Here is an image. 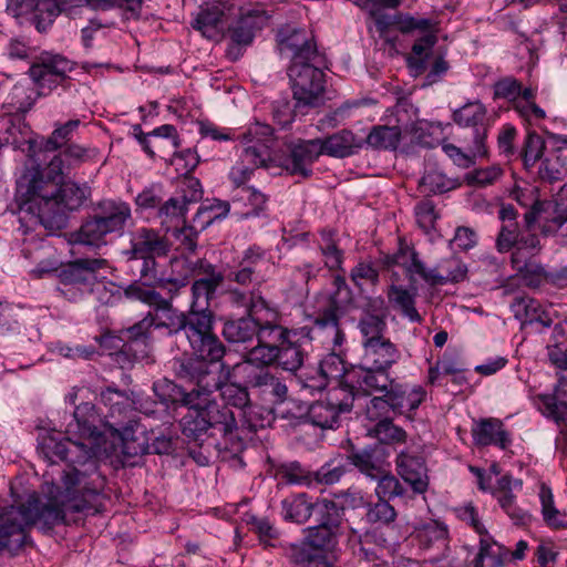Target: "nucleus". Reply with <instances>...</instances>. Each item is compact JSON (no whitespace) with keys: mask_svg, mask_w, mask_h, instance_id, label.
I'll use <instances>...</instances> for the list:
<instances>
[{"mask_svg":"<svg viewBox=\"0 0 567 567\" xmlns=\"http://www.w3.org/2000/svg\"><path fill=\"white\" fill-rule=\"evenodd\" d=\"M97 442L66 434L56 439L48 436L40 449L51 463L59 458L68 463L62 477L65 495L62 501L50 498L40 502L35 493L20 506L2 507L0 512V546L20 547L25 540V529L37 525L41 529L70 522L72 513H96L103 506L105 478L99 472L95 453Z\"/></svg>","mask_w":567,"mask_h":567,"instance_id":"obj_1","label":"nucleus"},{"mask_svg":"<svg viewBox=\"0 0 567 567\" xmlns=\"http://www.w3.org/2000/svg\"><path fill=\"white\" fill-rule=\"evenodd\" d=\"M213 365L197 359L175 361L176 375L195 384L189 392H185L168 380L153 384V390L164 403L181 402L188 408L187 413L182 417L181 426L183 434L194 440H197L212 427V423H209L206 415L208 396L213 395L219 388V375L213 369Z\"/></svg>","mask_w":567,"mask_h":567,"instance_id":"obj_2","label":"nucleus"},{"mask_svg":"<svg viewBox=\"0 0 567 567\" xmlns=\"http://www.w3.org/2000/svg\"><path fill=\"white\" fill-rule=\"evenodd\" d=\"M91 196V188L86 184L73 181L59 183L58 192L42 200L35 196L19 204L20 228L27 236L35 226L43 227L49 234H55L66 227L68 210H76Z\"/></svg>","mask_w":567,"mask_h":567,"instance_id":"obj_3","label":"nucleus"},{"mask_svg":"<svg viewBox=\"0 0 567 567\" xmlns=\"http://www.w3.org/2000/svg\"><path fill=\"white\" fill-rule=\"evenodd\" d=\"M152 313L155 329L165 330L169 337L182 331L185 333L193 351V354L186 359H197L215 364L224 358L226 353L224 343L216 334H209L188 310L181 311L171 300L164 299Z\"/></svg>","mask_w":567,"mask_h":567,"instance_id":"obj_4","label":"nucleus"},{"mask_svg":"<svg viewBox=\"0 0 567 567\" xmlns=\"http://www.w3.org/2000/svg\"><path fill=\"white\" fill-rule=\"evenodd\" d=\"M45 151L37 140H29L27 147V161L16 182L18 203L35 196L41 200L58 192V185L64 175L72 168L63 152L56 153L50 158L45 167L41 163L45 159Z\"/></svg>","mask_w":567,"mask_h":567,"instance_id":"obj_5","label":"nucleus"},{"mask_svg":"<svg viewBox=\"0 0 567 567\" xmlns=\"http://www.w3.org/2000/svg\"><path fill=\"white\" fill-rule=\"evenodd\" d=\"M132 220L126 202L104 199L99 202L80 228L70 235L72 244L100 248L106 245L109 234H122Z\"/></svg>","mask_w":567,"mask_h":567,"instance_id":"obj_6","label":"nucleus"},{"mask_svg":"<svg viewBox=\"0 0 567 567\" xmlns=\"http://www.w3.org/2000/svg\"><path fill=\"white\" fill-rule=\"evenodd\" d=\"M384 262L388 267H402L411 281H414L415 276H419L432 286L458 282L466 276V267L457 257L445 258L434 268L427 269L423 261L419 259L417 252L408 246H401L394 255L386 256Z\"/></svg>","mask_w":567,"mask_h":567,"instance_id":"obj_7","label":"nucleus"},{"mask_svg":"<svg viewBox=\"0 0 567 567\" xmlns=\"http://www.w3.org/2000/svg\"><path fill=\"white\" fill-rule=\"evenodd\" d=\"M326 58L313 56L310 62L290 63L288 76L295 101V109L303 112L318 107L324 102L326 75L323 68Z\"/></svg>","mask_w":567,"mask_h":567,"instance_id":"obj_8","label":"nucleus"},{"mask_svg":"<svg viewBox=\"0 0 567 567\" xmlns=\"http://www.w3.org/2000/svg\"><path fill=\"white\" fill-rule=\"evenodd\" d=\"M245 147L239 162L230 169L229 177L237 186L249 179L256 168L266 167L270 158L272 131L270 126L256 124L244 135Z\"/></svg>","mask_w":567,"mask_h":567,"instance_id":"obj_9","label":"nucleus"},{"mask_svg":"<svg viewBox=\"0 0 567 567\" xmlns=\"http://www.w3.org/2000/svg\"><path fill=\"white\" fill-rule=\"evenodd\" d=\"M131 247L123 250L128 261L141 260L140 277L145 280L157 279L156 258L169 251L168 240L157 230L141 227L131 234Z\"/></svg>","mask_w":567,"mask_h":567,"instance_id":"obj_10","label":"nucleus"},{"mask_svg":"<svg viewBox=\"0 0 567 567\" xmlns=\"http://www.w3.org/2000/svg\"><path fill=\"white\" fill-rule=\"evenodd\" d=\"M354 400L353 385L340 382L338 386L329 390L323 400L316 401L308 408V417L318 427L333 429L339 424L340 415L352 410Z\"/></svg>","mask_w":567,"mask_h":567,"instance_id":"obj_11","label":"nucleus"},{"mask_svg":"<svg viewBox=\"0 0 567 567\" xmlns=\"http://www.w3.org/2000/svg\"><path fill=\"white\" fill-rule=\"evenodd\" d=\"M109 267L104 258H80L68 264L59 272L61 293L69 300H76L92 289L97 272Z\"/></svg>","mask_w":567,"mask_h":567,"instance_id":"obj_12","label":"nucleus"},{"mask_svg":"<svg viewBox=\"0 0 567 567\" xmlns=\"http://www.w3.org/2000/svg\"><path fill=\"white\" fill-rule=\"evenodd\" d=\"M551 204L548 202L535 200L530 209L525 213V229L519 231L515 250L512 254L513 267H522L525 261L530 260L542 250L539 237L534 231L537 223L544 221L542 227L550 219L548 208Z\"/></svg>","mask_w":567,"mask_h":567,"instance_id":"obj_13","label":"nucleus"},{"mask_svg":"<svg viewBox=\"0 0 567 567\" xmlns=\"http://www.w3.org/2000/svg\"><path fill=\"white\" fill-rule=\"evenodd\" d=\"M339 529L312 526L305 529L306 536L300 544L289 548V558L296 565L327 559L323 553L332 550L338 543Z\"/></svg>","mask_w":567,"mask_h":567,"instance_id":"obj_14","label":"nucleus"},{"mask_svg":"<svg viewBox=\"0 0 567 567\" xmlns=\"http://www.w3.org/2000/svg\"><path fill=\"white\" fill-rule=\"evenodd\" d=\"M208 268L212 269L209 276L197 279L192 285V301L188 311L209 334H216L214 332L215 313L210 310L209 302L224 277L220 272L213 271L212 265H208Z\"/></svg>","mask_w":567,"mask_h":567,"instance_id":"obj_15","label":"nucleus"},{"mask_svg":"<svg viewBox=\"0 0 567 567\" xmlns=\"http://www.w3.org/2000/svg\"><path fill=\"white\" fill-rule=\"evenodd\" d=\"M277 41L280 52L291 56V63H306L313 56H324L318 51L312 32L306 29L287 24L278 31Z\"/></svg>","mask_w":567,"mask_h":567,"instance_id":"obj_16","label":"nucleus"},{"mask_svg":"<svg viewBox=\"0 0 567 567\" xmlns=\"http://www.w3.org/2000/svg\"><path fill=\"white\" fill-rule=\"evenodd\" d=\"M333 286L334 291L331 295V307L317 318L316 326L323 330L326 337L331 339L333 346H341L344 340V333L339 328L337 310L351 305L353 295L342 276L334 277Z\"/></svg>","mask_w":567,"mask_h":567,"instance_id":"obj_17","label":"nucleus"},{"mask_svg":"<svg viewBox=\"0 0 567 567\" xmlns=\"http://www.w3.org/2000/svg\"><path fill=\"white\" fill-rule=\"evenodd\" d=\"M453 120L460 126L472 128L471 152L474 155H486L485 140L488 130L486 107L480 101L466 103L454 111Z\"/></svg>","mask_w":567,"mask_h":567,"instance_id":"obj_18","label":"nucleus"},{"mask_svg":"<svg viewBox=\"0 0 567 567\" xmlns=\"http://www.w3.org/2000/svg\"><path fill=\"white\" fill-rule=\"evenodd\" d=\"M266 20L262 13L249 11L240 14L228 25L226 35L230 43L227 49V55L231 60L239 59L241 50L251 44L256 31L262 29Z\"/></svg>","mask_w":567,"mask_h":567,"instance_id":"obj_19","label":"nucleus"},{"mask_svg":"<svg viewBox=\"0 0 567 567\" xmlns=\"http://www.w3.org/2000/svg\"><path fill=\"white\" fill-rule=\"evenodd\" d=\"M236 6L230 0H215L202 7L193 28L208 39H217L224 31L225 23L235 14Z\"/></svg>","mask_w":567,"mask_h":567,"instance_id":"obj_20","label":"nucleus"},{"mask_svg":"<svg viewBox=\"0 0 567 567\" xmlns=\"http://www.w3.org/2000/svg\"><path fill=\"white\" fill-rule=\"evenodd\" d=\"M138 427L137 422L130 420L127 425L115 429L120 432L125 454L136 456L148 453L151 450L156 454H168L172 451V440L168 436H157L148 445L144 436V429L138 431Z\"/></svg>","mask_w":567,"mask_h":567,"instance_id":"obj_21","label":"nucleus"},{"mask_svg":"<svg viewBox=\"0 0 567 567\" xmlns=\"http://www.w3.org/2000/svg\"><path fill=\"white\" fill-rule=\"evenodd\" d=\"M247 384L257 396L271 405L282 404L288 399L286 383L267 369L249 373Z\"/></svg>","mask_w":567,"mask_h":567,"instance_id":"obj_22","label":"nucleus"},{"mask_svg":"<svg viewBox=\"0 0 567 567\" xmlns=\"http://www.w3.org/2000/svg\"><path fill=\"white\" fill-rule=\"evenodd\" d=\"M398 474L404 482L411 485L415 493L423 494L429 487L427 468L424 458L411 452L402 450L395 460Z\"/></svg>","mask_w":567,"mask_h":567,"instance_id":"obj_23","label":"nucleus"},{"mask_svg":"<svg viewBox=\"0 0 567 567\" xmlns=\"http://www.w3.org/2000/svg\"><path fill=\"white\" fill-rule=\"evenodd\" d=\"M102 419L94 404L90 402L78 405L73 412V422L66 427V434L99 443Z\"/></svg>","mask_w":567,"mask_h":567,"instance_id":"obj_24","label":"nucleus"},{"mask_svg":"<svg viewBox=\"0 0 567 567\" xmlns=\"http://www.w3.org/2000/svg\"><path fill=\"white\" fill-rule=\"evenodd\" d=\"M321 154L320 140L303 141L290 147L282 166L291 175L309 177L312 172L311 165Z\"/></svg>","mask_w":567,"mask_h":567,"instance_id":"obj_25","label":"nucleus"},{"mask_svg":"<svg viewBox=\"0 0 567 567\" xmlns=\"http://www.w3.org/2000/svg\"><path fill=\"white\" fill-rule=\"evenodd\" d=\"M370 17L373 19L380 34L385 33L390 27L396 25L402 33H411L415 30L423 31L432 27V20L426 18H414L409 14H388L377 4L367 6Z\"/></svg>","mask_w":567,"mask_h":567,"instance_id":"obj_26","label":"nucleus"},{"mask_svg":"<svg viewBox=\"0 0 567 567\" xmlns=\"http://www.w3.org/2000/svg\"><path fill=\"white\" fill-rule=\"evenodd\" d=\"M348 378H351L355 398L359 390H362L364 394H371L372 392L385 394L394 382V379L390 378L389 369H378L370 365L354 369L348 374Z\"/></svg>","mask_w":567,"mask_h":567,"instance_id":"obj_27","label":"nucleus"},{"mask_svg":"<svg viewBox=\"0 0 567 567\" xmlns=\"http://www.w3.org/2000/svg\"><path fill=\"white\" fill-rule=\"evenodd\" d=\"M416 535L423 550H436V554L430 557L431 560L439 561L446 557L450 549L449 529L444 523L439 520L424 523L416 528Z\"/></svg>","mask_w":567,"mask_h":567,"instance_id":"obj_28","label":"nucleus"},{"mask_svg":"<svg viewBox=\"0 0 567 567\" xmlns=\"http://www.w3.org/2000/svg\"><path fill=\"white\" fill-rule=\"evenodd\" d=\"M390 399L394 414H406L415 411L426 398V391L421 385L409 388L406 384L394 380L385 393Z\"/></svg>","mask_w":567,"mask_h":567,"instance_id":"obj_29","label":"nucleus"},{"mask_svg":"<svg viewBox=\"0 0 567 567\" xmlns=\"http://www.w3.org/2000/svg\"><path fill=\"white\" fill-rule=\"evenodd\" d=\"M7 10L16 18L33 12L39 31L43 22L51 23L60 12L56 0H9Z\"/></svg>","mask_w":567,"mask_h":567,"instance_id":"obj_30","label":"nucleus"},{"mask_svg":"<svg viewBox=\"0 0 567 567\" xmlns=\"http://www.w3.org/2000/svg\"><path fill=\"white\" fill-rule=\"evenodd\" d=\"M347 458L351 465L370 480L381 475L390 466L385 455L378 447L353 451Z\"/></svg>","mask_w":567,"mask_h":567,"instance_id":"obj_31","label":"nucleus"},{"mask_svg":"<svg viewBox=\"0 0 567 567\" xmlns=\"http://www.w3.org/2000/svg\"><path fill=\"white\" fill-rule=\"evenodd\" d=\"M473 441L476 445H496L505 450L511 439L498 419H483L476 422L472 429Z\"/></svg>","mask_w":567,"mask_h":567,"instance_id":"obj_32","label":"nucleus"},{"mask_svg":"<svg viewBox=\"0 0 567 567\" xmlns=\"http://www.w3.org/2000/svg\"><path fill=\"white\" fill-rule=\"evenodd\" d=\"M363 361L378 369H390L400 359V351L389 338L363 343Z\"/></svg>","mask_w":567,"mask_h":567,"instance_id":"obj_33","label":"nucleus"},{"mask_svg":"<svg viewBox=\"0 0 567 567\" xmlns=\"http://www.w3.org/2000/svg\"><path fill=\"white\" fill-rule=\"evenodd\" d=\"M213 430L218 431L224 436L233 435L239 431V425L235 413L227 405H219L213 395L208 396L207 413Z\"/></svg>","mask_w":567,"mask_h":567,"instance_id":"obj_34","label":"nucleus"},{"mask_svg":"<svg viewBox=\"0 0 567 567\" xmlns=\"http://www.w3.org/2000/svg\"><path fill=\"white\" fill-rule=\"evenodd\" d=\"M221 334L230 343H246L256 338L258 326L247 313V316L237 319H227L224 322Z\"/></svg>","mask_w":567,"mask_h":567,"instance_id":"obj_35","label":"nucleus"},{"mask_svg":"<svg viewBox=\"0 0 567 567\" xmlns=\"http://www.w3.org/2000/svg\"><path fill=\"white\" fill-rule=\"evenodd\" d=\"M538 176L548 183L563 181L567 176L566 152L561 148L546 152L538 168Z\"/></svg>","mask_w":567,"mask_h":567,"instance_id":"obj_36","label":"nucleus"},{"mask_svg":"<svg viewBox=\"0 0 567 567\" xmlns=\"http://www.w3.org/2000/svg\"><path fill=\"white\" fill-rule=\"evenodd\" d=\"M425 34L417 39L412 47V52L408 56V65L415 73L421 74L426 69V59L437 42L435 34V22L432 20V27L423 30Z\"/></svg>","mask_w":567,"mask_h":567,"instance_id":"obj_37","label":"nucleus"},{"mask_svg":"<svg viewBox=\"0 0 567 567\" xmlns=\"http://www.w3.org/2000/svg\"><path fill=\"white\" fill-rule=\"evenodd\" d=\"M312 499L305 493L291 495L281 502V515L285 520L305 524L313 514Z\"/></svg>","mask_w":567,"mask_h":567,"instance_id":"obj_38","label":"nucleus"},{"mask_svg":"<svg viewBox=\"0 0 567 567\" xmlns=\"http://www.w3.org/2000/svg\"><path fill=\"white\" fill-rule=\"evenodd\" d=\"M508 558L509 550L506 547L496 543L487 532L481 535L475 567H485V560H487L486 567H502Z\"/></svg>","mask_w":567,"mask_h":567,"instance_id":"obj_39","label":"nucleus"},{"mask_svg":"<svg viewBox=\"0 0 567 567\" xmlns=\"http://www.w3.org/2000/svg\"><path fill=\"white\" fill-rule=\"evenodd\" d=\"M386 296L392 307L411 322L421 323L423 321L422 316L415 308V293L410 292L402 286L391 285Z\"/></svg>","mask_w":567,"mask_h":567,"instance_id":"obj_40","label":"nucleus"},{"mask_svg":"<svg viewBox=\"0 0 567 567\" xmlns=\"http://www.w3.org/2000/svg\"><path fill=\"white\" fill-rule=\"evenodd\" d=\"M365 427L368 436L385 445L405 444L409 437L406 431L395 425L392 419L378 424L365 425Z\"/></svg>","mask_w":567,"mask_h":567,"instance_id":"obj_41","label":"nucleus"},{"mask_svg":"<svg viewBox=\"0 0 567 567\" xmlns=\"http://www.w3.org/2000/svg\"><path fill=\"white\" fill-rule=\"evenodd\" d=\"M102 402L110 408V414L115 416H127L132 411L138 410L137 401L133 395L117 389L107 388L101 393Z\"/></svg>","mask_w":567,"mask_h":567,"instance_id":"obj_42","label":"nucleus"},{"mask_svg":"<svg viewBox=\"0 0 567 567\" xmlns=\"http://www.w3.org/2000/svg\"><path fill=\"white\" fill-rule=\"evenodd\" d=\"M322 154L334 157H346L352 154V150L358 146L354 134L349 130L339 131L324 140H320Z\"/></svg>","mask_w":567,"mask_h":567,"instance_id":"obj_43","label":"nucleus"},{"mask_svg":"<svg viewBox=\"0 0 567 567\" xmlns=\"http://www.w3.org/2000/svg\"><path fill=\"white\" fill-rule=\"evenodd\" d=\"M402 137V130L398 125H375L368 134L365 142L377 150H395Z\"/></svg>","mask_w":567,"mask_h":567,"instance_id":"obj_44","label":"nucleus"},{"mask_svg":"<svg viewBox=\"0 0 567 567\" xmlns=\"http://www.w3.org/2000/svg\"><path fill=\"white\" fill-rule=\"evenodd\" d=\"M539 501L544 522L553 528L567 527V513L556 508L554 495L546 484H540Z\"/></svg>","mask_w":567,"mask_h":567,"instance_id":"obj_45","label":"nucleus"},{"mask_svg":"<svg viewBox=\"0 0 567 567\" xmlns=\"http://www.w3.org/2000/svg\"><path fill=\"white\" fill-rule=\"evenodd\" d=\"M229 209L230 205L228 202L219 199L206 200L197 209L193 223L196 224L200 230H204L215 220L226 217Z\"/></svg>","mask_w":567,"mask_h":567,"instance_id":"obj_46","label":"nucleus"},{"mask_svg":"<svg viewBox=\"0 0 567 567\" xmlns=\"http://www.w3.org/2000/svg\"><path fill=\"white\" fill-rule=\"evenodd\" d=\"M249 315L258 327L282 321V315L278 308L267 301L261 295L252 297Z\"/></svg>","mask_w":567,"mask_h":567,"instance_id":"obj_47","label":"nucleus"},{"mask_svg":"<svg viewBox=\"0 0 567 567\" xmlns=\"http://www.w3.org/2000/svg\"><path fill=\"white\" fill-rule=\"evenodd\" d=\"M460 182L455 178L447 177L439 168H429L421 178L420 186L423 192L432 194H442L456 188Z\"/></svg>","mask_w":567,"mask_h":567,"instance_id":"obj_48","label":"nucleus"},{"mask_svg":"<svg viewBox=\"0 0 567 567\" xmlns=\"http://www.w3.org/2000/svg\"><path fill=\"white\" fill-rule=\"evenodd\" d=\"M303 351L297 343L287 340L282 344H277L276 363L286 371L296 372L303 363Z\"/></svg>","mask_w":567,"mask_h":567,"instance_id":"obj_49","label":"nucleus"},{"mask_svg":"<svg viewBox=\"0 0 567 567\" xmlns=\"http://www.w3.org/2000/svg\"><path fill=\"white\" fill-rule=\"evenodd\" d=\"M239 265L243 268L251 270V274L259 278V282L265 281V277L271 267L270 259L267 257L266 251L259 247L248 248Z\"/></svg>","mask_w":567,"mask_h":567,"instance_id":"obj_50","label":"nucleus"},{"mask_svg":"<svg viewBox=\"0 0 567 567\" xmlns=\"http://www.w3.org/2000/svg\"><path fill=\"white\" fill-rule=\"evenodd\" d=\"M377 485L374 493L380 501L390 502L395 497L403 496L405 488L400 481L391 473L390 466L381 475L374 477Z\"/></svg>","mask_w":567,"mask_h":567,"instance_id":"obj_51","label":"nucleus"},{"mask_svg":"<svg viewBox=\"0 0 567 567\" xmlns=\"http://www.w3.org/2000/svg\"><path fill=\"white\" fill-rule=\"evenodd\" d=\"M319 248L324 258L326 267L330 270L341 268L343 262V251L338 247L334 239V233L332 230H321Z\"/></svg>","mask_w":567,"mask_h":567,"instance_id":"obj_52","label":"nucleus"},{"mask_svg":"<svg viewBox=\"0 0 567 567\" xmlns=\"http://www.w3.org/2000/svg\"><path fill=\"white\" fill-rule=\"evenodd\" d=\"M241 425L239 431L247 429L249 432H256L258 429H264L271 424L274 416L271 410L259 408L250 404L240 414Z\"/></svg>","mask_w":567,"mask_h":567,"instance_id":"obj_53","label":"nucleus"},{"mask_svg":"<svg viewBox=\"0 0 567 567\" xmlns=\"http://www.w3.org/2000/svg\"><path fill=\"white\" fill-rule=\"evenodd\" d=\"M359 329L362 334V344L386 338V322L383 316L365 312L359 321Z\"/></svg>","mask_w":567,"mask_h":567,"instance_id":"obj_54","label":"nucleus"},{"mask_svg":"<svg viewBox=\"0 0 567 567\" xmlns=\"http://www.w3.org/2000/svg\"><path fill=\"white\" fill-rule=\"evenodd\" d=\"M80 120H70L63 124H55V127L50 136L39 142V145H42L45 151L60 150L71 140L73 133L80 126Z\"/></svg>","mask_w":567,"mask_h":567,"instance_id":"obj_55","label":"nucleus"},{"mask_svg":"<svg viewBox=\"0 0 567 567\" xmlns=\"http://www.w3.org/2000/svg\"><path fill=\"white\" fill-rule=\"evenodd\" d=\"M313 514L317 517L320 527H329L339 529L340 515L339 507L336 502L323 498L312 502Z\"/></svg>","mask_w":567,"mask_h":567,"instance_id":"obj_56","label":"nucleus"},{"mask_svg":"<svg viewBox=\"0 0 567 567\" xmlns=\"http://www.w3.org/2000/svg\"><path fill=\"white\" fill-rule=\"evenodd\" d=\"M249 386H241L237 383H226L221 384L219 381V388L217 391H220V396L223 398L225 405H231L239 409L240 414L247 409L250 403Z\"/></svg>","mask_w":567,"mask_h":567,"instance_id":"obj_57","label":"nucleus"},{"mask_svg":"<svg viewBox=\"0 0 567 567\" xmlns=\"http://www.w3.org/2000/svg\"><path fill=\"white\" fill-rule=\"evenodd\" d=\"M240 200L245 202L251 208L245 212H236V214L240 218L257 217L265 212L268 196L254 187H247L241 190ZM238 202L239 199L234 203L237 204Z\"/></svg>","mask_w":567,"mask_h":567,"instance_id":"obj_58","label":"nucleus"},{"mask_svg":"<svg viewBox=\"0 0 567 567\" xmlns=\"http://www.w3.org/2000/svg\"><path fill=\"white\" fill-rule=\"evenodd\" d=\"M187 205L185 200L177 197H172L163 204H159L157 217L161 219V224L167 228H169L173 223L177 225L179 220L184 219Z\"/></svg>","mask_w":567,"mask_h":567,"instance_id":"obj_59","label":"nucleus"},{"mask_svg":"<svg viewBox=\"0 0 567 567\" xmlns=\"http://www.w3.org/2000/svg\"><path fill=\"white\" fill-rule=\"evenodd\" d=\"M545 150L546 144L544 138L535 132H529L526 135L522 151L525 167L532 168L539 159H543L546 154Z\"/></svg>","mask_w":567,"mask_h":567,"instance_id":"obj_60","label":"nucleus"},{"mask_svg":"<svg viewBox=\"0 0 567 567\" xmlns=\"http://www.w3.org/2000/svg\"><path fill=\"white\" fill-rule=\"evenodd\" d=\"M277 359V344H268L265 342L257 343L256 347L251 348L245 354L244 364L257 365V367H268L276 363Z\"/></svg>","mask_w":567,"mask_h":567,"instance_id":"obj_61","label":"nucleus"},{"mask_svg":"<svg viewBox=\"0 0 567 567\" xmlns=\"http://www.w3.org/2000/svg\"><path fill=\"white\" fill-rule=\"evenodd\" d=\"M150 137L155 138L152 143V147L159 153H163L165 150H176L179 146L177 130L171 124H164L154 128L148 133V138Z\"/></svg>","mask_w":567,"mask_h":567,"instance_id":"obj_62","label":"nucleus"},{"mask_svg":"<svg viewBox=\"0 0 567 567\" xmlns=\"http://www.w3.org/2000/svg\"><path fill=\"white\" fill-rule=\"evenodd\" d=\"M561 196L566 204H557L553 213H547L550 219L543 226L544 234L560 231L563 236H567V184L561 188Z\"/></svg>","mask_w":567,"mask_h":567,"instance_id":"obj_63","label":"nucleus"},{"mask_svg":"<svg viewBox=\"0 0 567 567\" xmlns=\"http://www.w3.org/2000/svg\"><path fill=\"white\" fill-rule=\"evenodd\" d=\"M392 404L385 394L373 396L365 405L364 416L371 424H378L392 419Z\"/></svg>","mask_w":567,"mask_h":567,"instance_id":"obj_64","label":"nucleus"}]
</instances>
